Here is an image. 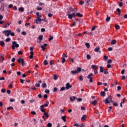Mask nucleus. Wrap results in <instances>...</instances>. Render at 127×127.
<instances>
[{"label":"nucleus","instance_id":"1","mask_svg":"<svg viewBox=\"0 0 127 127\" xmlns=\"http://www.w3.org/2000/svg\"><path fill=\"white\" fill-rule=\"evenodd\" d=\"M40 110L42 112H44V115L46 117V119L49 118V114L47 112H45V109H44V105L40 106Z\"/></svg>","mask_w":127,"mask_h":127},{"label":"nucleus","instance_id":"2","mask_svg":"<svg viewBox=\"0 0 127 127\" xmlns=\"http://www.w3.org/2000/svg\"><path fill=\"white\" fill-rule=\"evenodd\" d=\"M36 15H37V17L36 20H34L35 23H36V24H39V23H41L42 19L39 17V12H37Z\"/></svg>","mask_w":127,"mask_h":127},{"label":"nucleus","instance_id":"3","mask_svg":"<svg viewBox=\"0 0 127 127\" xmlns=\"http://www.w3.org/2000/svg\"><path fill=\"white\" fill-rule=\"evenodd\" d=\"M19 47V44H17L15 41L12 42L11 48L12 50H15V48H18Z\"/></svg>","mask_w":127,"mask_h":127},{"label":"nucleus","instance_id":"4","mask_svg":"<svg viewBox=\"0 0 127 127\" xmlns=\"http://www.w3.org/2000/svg\"><path fill=\"white\" fill-rule=\"evenodd\" d=\"M81 67H77L75 70H71V73L72 74H76V73H78L79 72L81 71Z\"/></svg>","mask_w":127,"mask_h":127},{"label":"nucleus","instance_id":"5","mask_svg":"<svg viewBox=\"0 0 127 127\" xmlns=\"http://www.w3.org/2000/svg\"><path fill=\"white\" fill-rule=\"evenodd\" d=\"M17 62H18V63L21 64L22 66H24V64H25L24 63V59H22V58H19V59H18Z\"/></svg>","mask_w":127,"mask_h":127},{"label":"nucleus","instance_id":"6","mask_svg":"<svg viewBox=\"0 0 127 127\" xmlns=\"http://www.w3.org/2000/svg\"><path fill=\"white\" fill-rule=\"evenodd\" d=\"M104 101L105 103H110L111 101L112 102V98L110 96H108Z\"/></svg>","mask_w":127,"mask_h":127},{"label":"nucleus","instance_id":"7","mask_svg":"<svg viewBox=\"0 0 127 127\" xmlns=\"http://www.w3.org/2000/svg\"><path fill=\"white\" fill-rule=\"evenodd\" d=\"M93 73L92 72L89 73L88 75H87V78L89 79V82H93V77L92 76Z\"/></svg>","mask_w":127,"mask_h":127},{"label":"nucleus","instance_id":"8","mask_svg":"<svg viewBox=\"0 0 127 127\" xmlns=\"http://www.w3.org/2000/svg\"><path fill=\"white\" fill-rule=\"evenodd\" d=\"M10 33L11 30H6L3 31V33L5 35V36H7V37H9L10 36Z\"/></svg>","mask_w":127,"mask_h":127},{"label":"nucleus","instance_id":"9","mask_svg":"<svg viewBox=\"0 0 127 127\" xmlns=\"http://www.w3.org/2000/svg\"><path fill=\"white\" fill-rule=\"evenodd\" d=\"M68 19H72L73 17H75L76 15L75 14V13H72V14H69L68 15Z\"/></svg>","mask_w":127,"mask_h":127},{"label":"nucleus","instance_id":"10","mask_svg":"<svg viewBox=\"0 0 127 127\" xmlns=\"http://www.w3.org/2000/svg\"><path fill=\"white\" fill-rule=\"evenodd\" d=\"M72 85H71V84H70L69 82H67L66 84V86H65V88L66 89H69V88L72 87Z\"/></svg>","mask_w":127,"mask_h":127},{"label":"nucleus","instance_id":"11","mask_svg":"<svg viewBox=\"0 0 127 127\" xmlns=\"http://www.w3.org/2000/svg\"><path fill=\"white\" fill-rule=\"evenodd\" d=\"M86 118H87L86 114H84V115H83V116L81 117V119L82 122H83V121H85Z\"/></svg>","mask_w":127,"mask_h":127},{"label":"nucleus","instance_id":"12","mask_svg":"<svg viewBox=\"0 0 127 127\" xmlns=\"http://www.w3.org/2000/svg\"><path fill=\"white\" fill-rule=\"evenodd\" d=\"M91 67L93 69H98V66H97V65H95V64H92Z\"/></svg>","mask_w":127,"mask_h":127},{"label":"nucleus","instance_id":"13","mask_svg":"<svg viewBox=\"0 0 127 127\" xmlns=\"http://www.w3.org/2000/svg\"><path fill=\"white\" fill-rule=\"evenodd\" d=\"M49 104V101L48 100H47L45 102V103H44V104H43V105H44V106H46V107H47L48 106Z\"/></svg>","mask_w":127,"mask_h":127},{"label":"nucleus","instance_id":"14","mask_svg":"<svg viewBox=\"0 0 127 127\" xmlns=\"http://www.w3.org/2000/svg\"><path fill=\"white\" fill-rule=\"evenodd\" d=\"M34 56V52L33 51L30 52V56H29L30 59H33Z\"/></svg>","mask_w":127,"mask_h":127},{"label":"nucleus","instance_id":"15","mask_svg":"<svg viewBox=\"0 0 127 127\" xmlns=\"http://www.w3.org/2000/svg\"><path fill=\"white\" fill-rule=\"evenodd\" d=\"M47 46V44H44V45L42 46H41V48H42V49H43V50L44 51V50H45V48H46Z\"/></svg>","mask_w":127,"mask_h":127},{"label":"nucleus","instance_id":"16","mask_svg":"<svg viewBox=\"0 0 127 127\" xmlns=\"http://www.w3.org/2000/svg\"><path fill=\"white\" fill-rule=\"evenodd\" d=\"M0 10H1V11H4V3H2L1 7L0 8Z\"/></svg>","mask_w":127,"mask_h":127},{"label":"nucleus","instance_id":"17","mask_svg":"<svg viewBox=\"0 0 127 127\" xmlns=\"http://www.w3.org/2000/svg\"><path fill=\"white\" fill-rule=\"evenodd\" d=\"M0 46L1 47H4L5 43L3 42V41H0Z\"/></svg>","mask_w":127,"mask_h":127},{"label":"nucleus","instance_id":"18","mask_svg":"<svg viewBox=\"0 0 127 127\" xmlns=\"http://www.w3.org/2000/svg\"><path fill=\"white\" fill-rule=\"evenodd\" d=\"M10 24H9L8 23H7L6 24H3L2 25V27L3 28H7V27H8V26H9Z\"/></svg>","mask_w":127,"mask_h":127},{"label":"nucleus","instance_id":"19","mask_svg":"<svg viewBox=\"0 0 127 127\" xmlns=\"http://www.w3.org/2000/svg\"><path fill=\"white\" fill-rule=\"evenodd\" d=\"M24 8L23 7H19V8H18V10L21 12H24Z\"/></svg>","mask_w":127,"mask_h":127},{"label":"nucleus","instance_id":"20","mask_svg":"<svg viewBox=\"0 0 127 127\" xmlns=\"http://www.w3.org/2000/svg\"><path fill=\"white\" fill-rule=\"evenodd\" d=\"M94 51L96 53H98V52H99V51H100V47H97L96 48H95V49H94Z\"/></svg>","mask_w":127,"mask_h":127},{"label":"nucleus","instance_id":"21","mask_svg":"<svg viewBox=\"0 0 127 127\" xmlns=\"http://www.w3.org/2000/svg\"><path fill=\"white\" fill-rule=\"evenodd\" d=\"M70 100H71V101H73V100H74V99H76V97L75 96H70L69 97Z\"/></svg>","mask_w":127,"mask_h":127},{"label":"nucleus","instance_id":"22","mask_svg":"<svg viewBox=\"0 0 127 127\" xmlns=\"http://www.w3.org/2000/svg\"><path fill=\"white\" fill-rule=\"evenodd\" d=\"M97 103V100H93V101L91 102V104H93V105H95Z\"/></svg>","mask_w":127,"mask_h":127},{"label":"nucleus","instance_id":"23","mask_svg":"<svg viewBox=\"0 0 127 127\" xmlns=\"http://www.w3.org/2000/svg\"><path fill=\"white\" fill-rule=\"evenodd\" d=\"M116 43H117L116 40H113L111 41V44L112 45H115V44H116Z\"/></svg>","mask_w":127,"mask_h":127},{"label":"nucleus","instance_id":"24","mask_svg":"<svg viewBox=\"0 0 127 127\" xmlns=\"http://www.w3.org/2000/svg\"><path fill=\"white\" fill-rule=\"evenodd\" d=\"M100 72H104V68L102 65L100 66Z\"/></svg>","mask_w":127,"mask_h":127},{"label":"nucleus","instance_id":"25","mask_svg":"<svg viewBox=\"0 0 127 127\" xmlns=\"http://www.w3.org/2000/svg\"><path fill=\"white\" fill-rule=\"evenodd\" d=\"M85 46L87 48V49H89V48L90 47V45L89 43H85Z\"/></svg>","mask_w":127,"mask_h":127},{"label":"nucleus","instance_id":"26","mask_svg":"<svg viewBox=\"0 0 127 127\" xmlns=\"http://www.w3.org/2000/svg\"><path fill=\"white\" fill-rule=\"evenodd\" d=\"M100 94H101V95H102V96H105V95H106V92H105V91H101Z\"/></svg>","mask_w":127,"mask_h":127},{"label":"nucleus","instance_id":"27","mask_svg":"<svg viewBox=\"0 0 127 127\" xmlns=\"http://www.w3.org/2000/svg\"><path fill=\"white\" fill-rule=\"evenodd\" d=\"M47 84H46V82H43L42 83V87H43L44 88H45V87H47Z\"/></svg>","mask_w":127,"mask_h":127},{"label":"nucleus","instance_id":"28","mask_svg":"<svg viewBox=\"0 0 127 127\" xmlns=\"http://www.w3.org/2000/svg\"><path fill=\"white\" fill-rule=\"evenodd\" d=\"M38 39L40 41H42V40L43 39V36H42V35H41L38 37Z\"/></svg>","mask_w":127,"mask_h":127},{"label":"nucleus","instance_id":"29","mask_svg":"<svg viewBox=\"0 0 127 127\" xmlns=\"http://www.w3.org/2000/svg\"><path fill=\"white\" fill-rule=\"evenodd\" d=\"M62 119L63 120V121L65 123L66 122V116H62Z\"/></svg>","mask_w":127,"mask_h":127},{"label":"nucleus","instance_id":"30","mask_svg":"<svg viewBox=\"0 0 127 127\" xmlns=\"http://www.w3.org/2000/svg\"><path fill=\"white\" fill-rule=\"evenodd\" d=\"M76 15L77 17H83V14H80V13H77Z\"/></svg>","mask_w":127,"mask_h":127},{"label":"nucleus","instance_id":"31","mask_svg":"<svg viewBox=\"0 0 127 127\" xmlns=\"http://www.w3.org/2000/svg\"><path fill=\"white\" fill-rule=\"evenodd\" d=\"M47 127H52V123L49 122L47 124Z\"/></svg>","mask_w":127,"mask_h":127},{"label":"nucleus","instance_id":"32","mask_svg":"<svg viewBox=\"0 0 127 127\" xmlns=\"http://www.w3.org/2000/svg\"><path fill=\"white\" fill-rule=\"evenodd\" d=\"M115 28L116 30H119L120 29V26L119 25H115Z\"/></svg>","mask_w":127,"mask_h":127},{"label":"nucleus","instance_id":"33","mask_svg":"<svg viewBox=\"0 0 127 127\" xmlns=\"http://www.w3.org/2000/svg\"><path fill=\"white\" fill-rule=\"evenodd\" d=\"M10 36H11L12 37H13L14 36H15V33H14V32H12V31L10 30Z\"/></svg>","mask_w":127,"mask_h":127},{"label":"nucleus","instance_id":"34","mask_svg":"<svg viewBox=\"0 0 127 127\" xmlns=\"http://www.w3.org/2000/svg\"><path fill=\"white\" fill-rule=\"evenodd\" d=\"M53 39H54V38H53V37H52V36H51V35L49 36V41H52V40H53Z\"/></svg>","mask_w":127,"mask_h":127},{"label":"nucleus","instance_id":"35","mask_svg":"<svg viewBox=\"0 0 127 127\" xmlns=\"http://www.w3.org/2000/svg\"><path fill=\"white\" fill-rule=\"evenodd\" d=\"M111 20V17H107L106 19V22H109Z\"/></svg>","mask_w":127,"mask_h":127},{"label":"nucleus","instance_id":"36","mask_svg":"<svg viewBox=\"0 0 127 127\" xmlns=\"http://www.w3.org/2000/svg\"><path fill=\"white\" fill-rule=\"evenodd\" d=\"M103 59L107 61V60H108V56H104L103 57Z\"/></svg>","mask_w":127,"mask_h":127},{"label":"nucleus","instance_id":"37","mask_svg":"<svg viewBox=\"0 0 127 127\" xmlns=\"http://www.w3.org/2000/svg\"><path fill=\"white\" fill-rule=\"evenodd\" d=\"M31 115H33V116H35V115H36V111H31Z\"/></svg>","mask_w":127,"mask_h":127},{"label":"nucleus","instance_id":"38","mask_svg":"<svg viewBox=\"0 0 127 127\" xmlns=\"http://www.w3.org/2000/svg\"><path fill=\"white\" fill-rule=\"evenodd\" d=\"M86 58H87V60H90L91 56H90V55H86Z\"/></svg>","mask_w":127,"mask_h":127},{"label":"nucleus","instance_id":"39","mask_svg":"<svg viewBox=\"0 0 127 127\" xmlns=\"http://www.w3.org/2000/svg\"><path fill=\"white\" fill-rule=\"evenodd\" d=\"M44 64H45L46 65L48 64V63L47 62V60H45L44 62Z\"/></svg>","mask_w":127,"mask_h":127},{"label":"nucleus","instance_id":"40","mask_svg":"<svg viewBox=\"0 0 127 127\" xmlns=\"http://www.w3.org/2000/svg\"><path fill=\"white\" fill-rule=\"evenodd\" d=\"M65 62V59L64 58V57H63V58H62V63L64 64Z\"/></svg>","mask_w":127,"mask_h":127},{"label":"nucleus","instance_id":"41","mask_svg":"<svg viewBox=\"0 0 127 127\" xmlns=\"http://www.w3.org/2000/svg\"><path fill=\"white\" fill-rule=\"evenodd\" d=\"M11 41V39L10 38H7L5 39V41L6 42H10Z\"/></svg>","mask_w":127,"mask_h":127},{"label":"nucleus","instance_id":"42","mask_svg":"<svg viewBox=\"0 0 127 127\" xmlns=\"http://www.w3.org/2000/svg\"><path fill=\"white\" fill-rule=\"evenodd\" d=\"M37 10H38V11H41V10H42V8L41 7H37Z\"/></svg>","mask_w":127,"mask_h":127},{"label":"nucleus","instance_id":"43","mask_svg":"<svg viewBox=\"0 0 127 127\" xmlns=\"http://www.w3.org/2000/svg\"><path fill=\"white\" fill-rule=\"evenodd\" d=\"M112 62H113V61H112V60H111V59H110V60H108V62H107V63H108V64H111V63H112Z\"/></svg>","mask_w":127,"mask_h":127},{"label":"nucleus","instance_id":"44","mask_svg":"<svg viewBox=\"0 0 127 127\" xmlns=\"http://www.w3.org/2000/svg\"><path fill=\"white\" fill-rule=\"evenodd\" d=\"M126 99V97H124V98H123V99H122V104H123V103H125Z\"/></svg>","mask_w":127,"mask_h":127},{"label":"nucleus","instance_id":"45","mask_svg":"<svg viewBox=\"0 0 127 127\" xmlns=\"http://www.w3.org/2000/svg\"><path fill=\"white\" fill-rule=\"evenodd\" d=\"M30 23H26V24H25V26H26V27H28V26H30Z\"/></svg>","mask_w":127,"mask_h":127},{"label":"nucleus","instance_id":"46","mask_svg":"<svg viewBox=\"0 0 127 127\" xmlns=\"http://www.w3.org/2000/svg\"><path fill=\"white\" fill-rule=\"evenodd\" d=\"M118 88V90H121V89H122V86H121V85H118V86L117 87Z\"/></svg>","mask_w":127,"mask_h":127},{"label":"nucleus","instance_id":"47","mask_svg":"<svg viewBox=\"0 0 127 127\" xmlns=\"http://www.w3.org/2000/svg\"><path fill=\"white\" fill-rule=\"evenodd\" d=\"M8 87H9V88H13V84H12L11 83L10 84H9V85H8Z\"/></svg>","mask_w":127,"mask_h":127},{"label":"nucleus","instance_id":"48","mask_svg":"<svg viewBox=\"0 0 127 127\" xmlns=\"http://www.w3.org/2000/svg\"><path fill=\"white\" fill-rule=\"evenodd\" d=\"M1 92H3V93L6 92V90H5V88H2L1 89Z\"/></svg>","mask_w":127,"mask_h":127},{"label":"nucleus","instance_id":"49","mask_svg":"<svg viewBox=\"0 0 127 127\" xmlns=\"http://www.w3.org/2000/svg\"><path fill=\"white\" fill-rule=\"evenodd\" d=\"M7 110H9V109H14L13 107H12V106H9L7 108Z\"/></svg>","mask_w":127,"mask_h":127},{"label":"nucleus","instance_id":"50","mask_svg":"<svg viewBox=\"0 0 127 127\" xmlns=\"http://www.w3.org/2000/svg\"><path fill=\"white\" fill-rule=\"evenodd\" d=\"M54 77V79H55V80L58 79V75H57V74H55Z\"/></svg>","mask_w":127,"mask_h":127},{"label":"nucleus","instance_id":"51","mask_svg":"<svg viewBox=\"0 0 127 127\" xmlns=\"http://www.w3.org/2000/svg\"><path fill=\"white\" fill-rule=\"evenodd\" d=\"M45 92H46V93H49V92H50L49 89H46L45 90Z\"/></svg>","mask_w":127,"mask_h":127},{"label":"nucleus","instance_id":"52","mask_svg":"<svg viewBox=\"0 0 127 127\" xmlns=\"http://www.w3.org/2000/svg\"><path fill=\"white\" fill-rule=\"evenodd\" d=\"M39 5L40 6H42L43 5H44V3H42V2H39Z\"/></svg>","mask_w":127,"mask_h":127},{"label":"nucleus","instance_id":"53","mask_svg":"<svg viewBox=\"0 0 127 127\" xmlns=\"http://www.w3.org/2000/svg\"><path fill=\"white\" fill-rule=\"evenodd\" d=\"M18 54L19 55H22L23 54V52H22V51H19V52H18Z\"/></svg>","mask_w":127,"mask_h":127},{"label":"nucleus","instance_id":"54","mask_svg":"<svg viewBox=\"0 0 127 127\" xmlns=\"http://www.w3.org/2000/svg\"><path fill=\"white\" fill-rule=\"evenodd\" d=\"M16 31L18 32V33H20L21 32V30L19 28H17V29H16Z\"/></svg>","mask_w":127,"mask_h":127},{"label":"nucleus","instance_id":"55","mask_svg":"<svg viewBox=\"0 0 127 127\" xmlns=\"http://www.w3.org/2000/svg\"><path fill=\"white\" fill-rule=\"evenodd\" d=\"M107 67L108 68H110V67H111V64H108L107 65Z\"/></svg>","mask_w":127,"mask_h":127},{"label":"nucleus","instance_id":"56","mask_svg":"<svg viewBox=\"0 0 127 127\" xmlns=\"http://www.w3.org/2000/svg\"><path fill=\"white\" fill-rule=\"evenodd\" d=\"M35 85H36V86L37 87H39V86H40V83H36V84H35Z\"/></svg>","mask_w":127,"mask_h":127},{"label":"nucleus","instance_id":"57","mask_svg":"<svg viewBox=\"0 0 127 127\" xmlns=\"http://www.w3.org/2000/svg\"><path fill=\"white\" fill-rule=\"evenodd\" d=\"M125 72V69H122V70L121 71L122 74H124Z\"/></svg>","mask_w":127,"mask_h":127},{"label":"nucleus","instance_id":"58","mask_svg":"<svg viewBox=\"0 0 127 127\" xmlns=\"http://www.w3.org/2000/svg\"><path fill=\"white\" fill-rule=\"evenodd\" d=\"M64 89H65V87L64 86H63L62 87H61L60 90L62 91L63 90H64Z\"/></svg>","mask_w":127,"mask_h":127},{"label":"nucleus","instance_id":"59","mask_svg":"<svg viewBox=\"0 0 127 127\" xmlns=\"http://www.w3.org/2000/svg\"><path fill=\"white\" fill-rule=\"evenodd\" d=\"M41 32H45L46 30L44 28H42V29H41Z\"/></svg>","mask_w":127,"mask_h":127},{"label":"nucleus","instance_id":"60","mask_svg":"<svg viewBox=\"0 0 127 127\" xmlns=\"http://www.w3.org/2000/svg\"><path fill=\"white\" fill-rule=\"evenodd\" d=\"M17 75H21V71H17Z\"/></svg>","mask_w":127,"mask_h":127},{"label":"nucleus","instance_id":"61","mask_svg":"<svg viewBox=\"0 0 127 127\" xmlns=\"http://www.w3.org/2000/svg\"><path fill=\"white\" fill-rule=\"evenodd\" d=\"M7 93H8V94H10V92H11V90H10V89H8L6 91Z\"/></svg>","mask_w":127,"mask_h":127},{"label":"nucleus","instance_id":"62","mask_svg":"<svg viewBox=\"0 0 127 127\" xmlns=\"http://www.w3.org/2000/svg\"><path fill=\"white\" fill-rule=\"evenodd\" d=\"M80 80H83V76H80L79 77Z\"/></svg>","mask_w":127,"mask_h":127},{"label":"nucleus","instance_id":"63","mask_svg":"<svg viewBox=\"0 0 127 127\" xmlns=\"http://www.w3.org/2000/svg\"><path fill=\"white\" fill-rule=\"evenodd\" d=\"M63 57H64V58H67V56L65 54H63Z\"/></svg>","mask_w":127,"mask_h":127},{"label":"nucleus","instance_id":"64","mask_svg":"<svg viewBox=\"0 0 127 127\" xmlns=\"http://www.w3.org/2000/svg\"><path fill=\"white\" fill-rule=\"evenodd\" d=\"M48 17H52L53 15L51 14V13H49L48 15Z\"/></svg>","mask_w":127,"mask_h":127}]
</instances>
